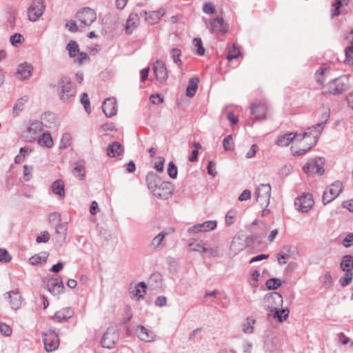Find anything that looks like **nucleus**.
<instances>
[{"mask_svg": "<svg viewBox=\"0 0 353 353\" xmlns=\"http://www.w3.org/2000/svg\"><path fill=\"white\" fill-rule=\"evenodd\" d=\"M324 129V123H319L316 125L310 126L301 134L300 141L303 139H309L307 144L309 145V148L314 147L318 141L321 132Z\"/></svg>", "mask_w": 353, "mask_h": 353, "instance_id": "obj_4", "label": "nucleus"}, {"mask_svg": "<svg viewBox=\"0 0 353 353\" xmlns=\"http://www.w3.org/2000/svg\"><path fill=\"white\" fill-rule=\"evenodd\" d=\"M158 161L155 162L154 168L159 172H163L164 169V158L163 157H158Z\"/></svg>", "mask_w": 353, "mask_h": 353, "instance_id": "obj_63", "label": "nucleus"}, {"mask_svg": "<svg viewBox=\"0 0 353 353\" xmlns=\"http://www.w3.org/2000/svg\"><path fill=\"white\" fill-rule=\"evenodd\" d=\"M298 137L295 132H287L281 134L275 141V144L280 147L288 146Z\"/></svg>", "mask_w": 353, "mask_h": 353, "instance_id": "obj_24", "label": "nucleus"}, {"mask_svg": "<svg viewBox=\"0 0 353 353\" xmlns=\"http://www.w3.org/2000/svg\"><path fill=\"white\" fill-rule=\"evenodd\" d=\"M239 241L240 239L235 237L231 243L230 250L231 253H233L234 255L237 254L240 251L244 249V245Z\"/></svg>", "mask_w": 353, "mask_h": 353, "instance_id": "obj_43", "label": "nucleus"}, {"mask_svg": "<svg viewBox=\"0 0 353 353\" xmlns=\"http://www.w3.org/2000/svg\"><path fill=\"white\" fill-rule=\"evenodd\" d=\"M38 143L43 147L50 148L53 145V140L50 133L44 132L38 138Z\"/></svg>", "mask_w": 353, "mask_h": 353, "instance_id": "obj_36", "label": "nucleus"}, {"mask_svg": "<svg viewBox=\"0 0 353 353\" xmlns=\"http://www.w3.org/2000/svg\"><path fill=\"white\" fill-rule=\"evenodd\" d=\"M123 151V147L119 142L113 141L108 145L106 153L108 157L115 158L121 155Z\"/></svg>", "mask_w": 353, "mask_h": 353, "instance_id": "obj_25", "label": "nucleus"}, {"mask_svg": "<svg viewBox=\"0 0 353 353\" xmlns=\"http://www.w3.org/2000/svg\"><path fill=\"white\" fill-rule=\"evenodd\" d=\"M199 79L198 77H192L189 80L188 85L186 88L185 94L189 97H192L195 95L198 88V83Z\"/></svg>", "mask_w": 353, "mask_h": 353, "instance_id": "obj_34", "label": "nucleus"}, {"mask_svg": "<svg viewBox=\"0 0 353 353\" xmlns=\"http://www.w3.org/2000/svg\"><path fill=\"white\" fill-rule=\"evenodd\" d=\"M193 44L196 48V54L203 56L205 54V50L203 46L202 41L200 38H194L193 39Z\"/></svg>", "mask_w": 353, "mask_h": 353, "instance_id": "obj_51", "label": "nucleus"}, {"mask_svg": "<svg viewBox=\"0 0 353 353\" xmlns=\"http://www.w3.org/2000/svg\"><path fill=\"white\" fill-rule=\"evenodd\" d=\"M102 110L107 117L116 115L117 112L116 99L113 97L106 99L103 103Z\"/></svg>", "mask_w": 353, "mask_h": 353, "instance_id": "obj_21", "label": "nucleus"}, {"mask_svg": "<svg viewBox=\"0 0 353 353\" xmlns=\"http://www.w3.org/2000/svg\"><path fill=\"white\" fill-rule=\"evenodd\" d=\"M205 251L203 253H207L209 257H216L219 254V249L218 246L207 247L205 245Z\"/></svg>", "mask_w": 353, "mask_h": 353, "instance_id": "obj_57", "label": "nucleus"}, {"mask_svg": "<svg viewBox=\"0 0 353 353\" xmlns=\"http://www.w3.org/2000/svg\"><path fill=\"white\" fill-rule=\"evenodd\" d=\"M146 183L150 190L154 192V190L161 182V178L154 172H150L146 175Z\"/></svg>", "mask_w": 353, "mask_h": 353, "instance_id": "obj_30", "label": "nucleus"}, {"mask_svg": "<svg viewBox=\"0 0 353 353\" xmlns=\"http://www.w3.org/2000/svg\"><path fill=\"white\" fill-rule=\"evenodd\" d=\"M40 122L46 128H52L55 123V116L52 112H45L41 115Z\"/></svg>", "mask_w": 353, "mask_h": 353, "instance_id": "obj_35", "label": "nucleus"}, {"mask_svg": "<svg viewBox=\"0 0 353 353\" xmlns=\"http://www.w3.org/2000/svg\"><path fill=\"white\" fill-rule=\"evenodd\" d=\"M76 18L85 26H90L96 21L97 12L89 7L83 8L77 12Z\"/></svg>", "mask_w": 353, "mask_h": 353, "instance_id": "obj_9", "label": "nucleus"}, {"mask_svg": "<svg viewBox=\"0 0 353 353\" xmlns=\"http://www.w3.org/2000/svg\"><path fill=\"white\" fill-rule=\"evenodd\" d=\"M294 205L299 211L303 213L308 212L314 205L312 195L310 193L303 194L296 199Z\"/></svg>", "mask_w": 353, "mask_h": 353, "instance_id": "obj_13", "label": "nucleus"}, {"mask_svg": "<svg viewBox=\"0 0 353 353\" xmlns=\"http://www.w3.org/2000/svg\"><path fill=\"white\" fill-rule=\"evenodd\" d=\"M73 174L80 180L84 179L85 177V166L81 162H77L73 169Z\"/></svg>", "mask_w": 353, "mask_h": 353, "instance_id": "obj_42", "label": "nucleus"}, {"mask_svg": "<svg viewBox=\"0 0 353 353\" xmlns=\"http://www.w3.org/2000/svg\"><path fill=\"white\" fill-rule=\"evenodd\" d=\"M265 309L270 312H273L275 309L282 306L283 296L277 292H272L268 293L265 296Z\"/></svg>", "mask_w": 353, "mask_h": 353, "instance_id": "obj_11", "label": "nucleus"}, {"mask_svg": "<svg viewBox=\"0 0 353 353\" xmlns=\"http://www.w3.org/2000/svg\"><path fill=\"white\" fill-rule=\"evenodd\" d=\"M119 332L114 327H108L101 339V345L103 347L111 349L114 347L119 341Z\"/></svg>", "mask_w": 353, "mask_h": 353, "instance_id": "obj_12", "label": "nucleus"}, {"mask_svg": "<svg viewBox=\"0 0 353 353\" xmlns=\"http://www.w3.org/2000/svg\"><path fill=\"white\" fill-rule=\"evenodd\" d=\"M65 186L63 182L61 179L54 181L51 185L52 191L54 194L63 198L65 196Z\"/></svg>", "mask_w": 353, "mask_h": 353, "instance_id": "obj_33", "label": "nucleus"}, {"mask_svg": "<svg viewBox=\"0 0 353 353\" xmlns=\"http://www.w3.org/2000/svg\"><path fill=\"white\" fill-rule=\"evenodd\" d=\"M137 332L139 338L145 342H152L155 340L156 334L151 330H148L143 325H138Z\"/></svg>", "mask_w": 353, "mask_h": 353, "instance_id": "obj_23", "label": "nucleus"}, {"mask_svg": "<svg viewBox=\"0 0 353 353\" xmlns=\"http://www.w3.org/2000/svg\"><path fill=\"white\" fill-rule=\"evenodd\" d=\"M273 317L279 322H283L286 320L289 316V310L288 309H279L276 308L273 312Z\"/></svg>", "mask_w": 353, "mask_h": 353, "instance_id": "obj_38", "label": "nucleus"}, {"mask_svg": "<svg viewBox=\"0 0 353 353\" xmlns=\"http://www.w3.org/2000/svg\"><path fill=\"white\" fill-rule=\"evenodd\" d=\"M340 268L345 274L340 278L339 283L343 287H345L351 283L353 278V256L350 254L343 256L340 263Z\"/></svg>", "mask_w": 353, "mask_h": 353, "instance_id": "obj_1", "label": "nucleus"}, {"mask_svg": "<svg viewBox=\"0 0 353 353\" xmlns=\"http://www.w3.org/2000/svg\"><path fill=\"white\" fill-rule=\"evenodd\" d=\"M256 320L250 316L245 319V322L241 325L242 332L245 334H252L254 330Z\"/></svg>", "mask_w": 353, "mask_h": 353, "instance_id": "obj_37", "label": "nucleus"}, {"mask_svg": "<svg viewBox=\"0 0 353 353\" xmlns=\"http://www.w3.org/2000/svg\"><path fill=\"white\" fill-rule=\"evenodd\" d=\"M0 332L4 336H9L12 334V329L10 328V327L8 325H7L4 323H0Z\"/></svg>", "mask_w": 353, "mask_h": 353, "instance_id": "obj_59", "label": "nucleus"}, {"mask_svg": "<svg viewBox=\"0 0 353 353\" xmlns=\"http://www.w3.org/2000/svg\"><path fill=\"white\" fill-rule=\"evenodd\" d=\"M146 284L144 282H140L136 285L134 288L130 292L132 299L139 300L143 298L146 292Z\"/></svg>", "mask_w": 353, "mask_h": 353, "instance_id": "obj_29", "label": "nucleus"}, {"mask_svg": "<svg viewBox=\"0 0 353 353\" xmlns=\"http://www.w3.org/2000/svg\"><path fill=\"white\" fill-rule=\"evenodd\" d=\"M8 299H10V304L13 310H17L21 304V296L17 290L10 291L6 293Z\"/></svg>", "mask_w": 353, "mask_h": 353, "instance_id": "obj_27", "label": "nucleus"}, {"mask_svg": "<svg viewBox=\"0 0 353 353\" xmlns=\"http://www.w3.org/2000/svg\"><path fill=\"white\" fill-rule=\"evenodd\" d=\"M271 185L269 183H262L257 188L256 200L261 206H268L271 196Z\"/></svg>", "mask_w": 353, "mask_h": 353, "instance_id": "obj_10", "label": "nucleus"}, {"mask_svg": "<svg viewBox=\"0 0 353 353\" xmlns=\"http://www.w3.org/2000/svg\"><path fill=\"white\" fill-rule=\"evenodd\" d=\"M265 285L269 290H276L281 285V281L279 279L271 278L267 280Z\"/></svg>", "mask_w": 353, "mask_h": 353, "instance_id": "obj_49", "label": "nucleus"}, {"mask_svg": "<svg viewBox=\"0 0 353 353\" xmlns=\"http://www.w3.org/2000/svg\"><path fill=\"white\" fill-rule=\"evenodd\" d=\"M137 19L136 21H134V17L132 14L130 15L125 24V32L128 34H130L134 29L137 26Z\"/></svg>", "mask_w": 353, "mask_h": 353, "instance_id": "obj_47", "label": "nucleus"}, {"mask_svg": "<svg viewBox=\"0 0 353 353\" xmlns=\"http://www.w3.org/2000/svg\"><path fill=\"white\" fill-rule=\"evenodd\" d=\"M68 230V223L63 222L58 225H57L55 228V235L54 239L57 243L61 245L66 239Z\"/></svg>", "mask_w": 353, "mask_h": 353, "instance_id": "obj_26", "label": "nucleus"}, {"mask_svg": "<svg viewBox=\"0 0 353 353\" xmlns=\"http://www.w3.org/2000/svg\"><path fill=\"white\" fill-rule=\"evenodd\" d=\"M205 245L206 243L204 242H199V243H190L189 247L190 248V250L192 252H198L203 253L205 250Z\"/></svg>", "mask_w": 353, "mask_h": 353, "instance_id": "obj_48", "label": "nucleus"}, {"mask_svg": "<svg viewBox=\"0 0 353 353\" xmlns=\"http://www.w3.org/2000/svg\"><path fill=\"white\" fill-rule=\"evenodd\" d=\"M236 212L234 210H230L225 215V224L231 225L234 222Z\"/></svg>", "mask_w": 353, "mask_h": 353, "instance_id": "obj_60", "label": "nucleus"}, {"mask_svg": "<svg viewBox=\"0 0 353 353\" xmlns=\"http://www.w3.org/2000/svg\"><path fill=\"white\" fill-rule=\"evenodd\" d=\"M47 289L49 292L52 295H59L63 292L64 285L61 280L54 279L53 277L49 278L46 282Z\"/></svg>", "mask_w": 353, "mask_h": 353, "instance_id": "obj_19", "label": "nucleus"}, {"mask_svg": "<svg viewBox=\"0 0 353 353\" xmlns=\"http://www.w3.org/2000/svg\"><path fill=\"white\" fill-rule=\"evenodd\" d=\"M343 190L342 182L336 181L331 184L323 192L322 195V202L323 205H327L334 200Z\"/></svg>", "mask_w": 353, "mask_h": 353, "instance_id": "obj_6", "label": "nucleus"}, {"mask_svg": "<svg viewBox=\"0 0 353 353\" xmlns=\"http://www.w3.org/2000/svg\"><path fill=\"white\" fill-rule=\"evenodd\" d=\"M46 258L45 256H41L38 254H36L33 256H32L30 259V262L32 265H37L39 263H41L42 262H46Z\"/></svg>", "mask_w": 353, "mask_h": 353, "instance_id": "obj_62", "label": "nucleus"}, {"mask_svg": "<svg viewBox=\"0 0 353 353\" xmlns=\"http://www.w3.org/2000/svg\"><path fill=\"white\" fill-rule=\"evenodd\" d=\"M28 97L24 95L17 101L12 108V114L14 117L18 116L19 113L23 110L25 104L28 102Z\"/></svg>", "mask_w": 353, "mask_h": 353, "instance_id": "obj_32", "label": "nucleus"}, {"mask_svg": "<svg viewBox=\"0 0 353 353\" xmlns=\"http://www.w3.org/2000/svg\"><path fill=\"white\" fill-rule=\"evenodd\" d=\"M32 69V65L25 62L19 65L16 74H19L21 80H26L31 77Z\"/></svg>", "mask_w": 353, "mask_h": 353, "instance_id": "obj_28", "label": "nucleus"}, {"mask_svg": "<svg viewBox=\"0 0 353 353\" xmlns=\"http://www.w3.org/2000/svg\"><path fill=\"white\" fill-rule=\"evenodd\" d=\"M332 284V278L331 276L330 272H327L324 275V280L323 285L325 288H330Z\"/></svg>", "mask_w": 353, "mask_h": 353, "instance_id": "obj_64", "label": "nucleus"}, {"mask_svg": "<svg viewBox=\"0 0 353 353\" xmlns=\"http://www.w3.org/2000/svg\"><path fill=\"white\" fill-rule=\"evenodd\" d=\"M153 70L156 79L159 83H164L167 81L168 72L165 64L163 61L157 59L154 63Z\"/></svg>", "mask_w": 353, "mask_h": 353, "instance_id": "obj_15", "label": "nucleus"}, {"mask_svg": "<svg viewBox=\"0 0 353 353\" xmlns=\"http://www.w3.org/2000/svg\"><path fill=\"white\" fill-rule=\"evenodd\" d=\"M208 28L211 33H221L224 34L228 32V26L224 23L223 17H217L211 21L210 25L208 26Z\"/></svg>", "mask_w": 353, "mask_h": 353, "instance_id": "obj_18", "label": "nucleus"}, {"mask_svg": "<svg viewBox=\"0 0 353 353\" xmlns=\"http://www.w3.org/2000/svg\"><path fill=\"white\" fill-rule=\"evenodd\" d=\"M57 90L61 100L64 102L68 101L76 94V90L72 86L71 79L68 77H63L59 81Z\"/></svg>", "mask_w": 353, "mask_h": 353, "instance_id": "obj_3", "label": "nucleus"}, {"mask_svg": "<svg viewBox=\"0 0 353 353\" xmlns=\"http://www.w3.org/2000/svg\"><path fill=\"white\" fill-rule=\"evenodd\" d=\"M167 171H168V174L170 178L176 179L177 177L178 169L174 162L170 161L168 163Z\"/></svg>", "mask_w": 353, "mask_h": 353, "instance_id": "obj_53", "label": "nucleus"}, {"mask_svg": "<svg viewBox=\"0 0 353 353\" xmlns=\"http://www.w3.org/2000/svg\"><path fill=\"white\" fill-rule=\"evenodd\" d=\"M32 151V150L28 146L21 148L19 150V153L14 158V163L19 164L23 162L26 157V154H23V152H27V155H29Z\"/></svg>", "mask_w": 353, "mask_h": 353, "instance_id": "obj_39", "label": "nucleus"}, {"mask_svg": "<svg viewBox=\"0 0 353 353\" xmlns=\"http://www.w3.org/2000/svg\"><path fill=\"white\" fill-rule=\"evenodd\" d=\"M217 222L216 221L209 220L202 223H197L189 228V233L207 232L214 230L216 228Z\"/></svg>", "mask_w": 353, "mask_h": 353, "instance_id": "obj_17", "label": "nucleus"}, {"mask_svg": "<svg viewBox=\"0 0 353 353\" xmlns=\"http://www.w3.org/2000/svg\"><path fill=\"white\" fill-rule=\"evenodd\" d=\"M268 111L267 105L263 102L254 103L251 105V113L255 120L264 119Z\"/></svg>", "mask_w": 353, "mask_h": 353, "instance_id": "obj_20", "label": "nucleus"}, {"mask_svg": "<svg viewBox=\"0 0 353 353\" xmlns=\"http://www.w3.org/2000/svg\"><path fill=\"white\" fill-rule=\"evenodd\" d=\"M73 315L74 310L71 307H64L57 311L52 318L59 323H62L68 321Z\"/></svg>", "mask_w": 353, "mask_h": 353, "instance_id": "obj_22", "label": "nucleus"}, {"mask_svg": "<svg viewBox=\"0 0 353 353\" xmlns=\"http://www.w3.org/2000/svg\"><path fill=\"white\" fill-rule=\"evenodd\" d=\"M223 145L225 150H233L234 148V143L232 140L231 134L228 135L223 141Z\"/></svg>", "mask_w": 353, "mask_h": 353, "instance_id": "obj_52", "label": "nucleus"}, {"mask_svg": "<svg viewBox=\"0 0 353 353\" xmlns=\"http://www.w3.org/2000/svg\"><path fill=\"white\" fill-rule=\"evenodd\" d=\"M43 342L46 352L54 351L59 345V336L54 330H49L43 334Z\"/></svg>", "mask_w": 353, "mask_h": 353, "instance_id": "obj_7", "label": "nucleus"}, {"mask_svg": "<svg viewBox=\"0 0 353 353\" xmlns=\"http://www.w3.org/2000/svg\"><path fill=\"white\" fill-rule=\"evenodd\" d=\"M81 102L84 106V109L88 114L90 113L91 109H90V99L88 98V94L86 92H84L81 95Z\"/></svg>", "mask_w": 353, "mask_h": 353, "instance_id": "obj_55", "label": "nucleus"}, {"mask_svg": "<svg viewBox=\"0 0 353 353\" xmlns=\"http://www.w3.org/2000/svg\"><path fill=\"white\" fill-rule=\"evenodd\" d=\"M23 40V36L20 33H15L10 38V41L13 46L17 47L19 44L22 43Z\"/></svg>", "mask_w": 353, "mask_h": 353, "instance_id": "obj_54", "label": "nucleus"}, {"mask_svg": "<svg viewBox=\"0 0 353 353\" xmlns=\"http://www.w3.org/2000/svg\"><path fill=\"white\" fill-rule=\"evenodd\" d=\"M166 234H167V233L164 232H161L159 234H158L152 240V242L150 244L151 246L153 247L154 248L159 247L161 245V243L162 241L163 240V239L165 238V236H166Z\"/></svg>", "mask_w": 353, "mask_h": 353, "instance_id": "obj_50", "label": "nucleus"}, {"mask_svg": "<svg viewBox=\"0 0 353 353\" xmlns=\"http://www.w3.org/2000/svg\"><path fill=\"white\" fill-rule=\"evenodd\" d=\"M144 14L145 16V19L149 23L154 24L157 23V21L163 16L164 11L162 10H159L149 13H148L146 11H144Z\"/></svg>", "mask_w": 353, "mask_h": 353, "instance_id": "obj_31", "label": "nucleus"}, {"mask_svg": "<svg viewBox=\"0 0 353 353\" xmlns=\"http://www.w3.org/2000/svg\"><path fill=\"white\" fill-rule=\"evenodd\" d=\"M170 55L173 60V62L177 65L179 68H182V61L181 59V51L180 49L174 48L170 51Z\"/></svg>", "mask_w": 353, "mask_h": 353, "instance_id": "obj_41", "label": "nucleus"}, {"mask_svg": "<svg viewBox=\"0 0 353 353\" xmlns=\"http://www.w3.org/2000/svg\"><path fill=\"white\" fill-rule=\"evenodd\" d=\"M66 49L68 50L69 56L72 58L75 57L79 52L78 43L73 40L67 44Z\"/></svg>", "mask_w": 353, "mask_h": 353, "instance_id": "obj_44", "label": "nucleus"}, {"mask_svg": "<svg viewBox=\"0 0 353 353\" xmlns=\"http://www.w3.org/2000/svg\"><path fill=\"white\" fill-rule=\"evenodd\" d=\"M46 9L43 0H34L28 9V19L31 21H37L43 14Z\"/></svg>", "mask_w": 353, "mask_h": 353, "instance_id": "obj_8", "label": "nucleus"}, {"mask_svg": "<svg viewBox=\"0 0 353 353\" xmlns=\"http://www.w3.org/2000/svg\"><path fill=\"white\" fill-rule=\"evenodd\" d=\"M240 50L239 49L236 48L234 46H232V47H231L229 50H228V54H227V59L229 60V61H231L234 59H236L239 57V55L240 54Z\"/></svg>", "mask_w": 353, "mask_h": 353, "instance_id": "obj_56", "label": "nucleus"}, {"mask_svg": "<svg viewBox=\"0 0 353 353\" xmlns=\"http://www.w3.org/2000/svg\"><path fill=\"white\" fill-rule=\"evenodd\" d=\"M43 127L44 126L40 121H32L26 132L25 137L26 140L29 142H32L36 140L39 134L43 130Z\"/></svg>", "mask_w": 353, "mask_h": 353, "instance_id": "obj_16", "label": "nucleus"}, {"mask_svg": "<svg viewBox=\"0 0 353 353\" xmlns=\"http://www.w3.org/2000/svg\"><path fill=\"white\" fill-rule=\"evenodd\" d=\"M325 159L323 157H315L309 160L303 167L304 172L308 176H321L324 174Z\"/></svg>", "mask_w": 353, "mask_h": 353, "instance_id": "obj_2", "label": "nucleus"}, {"mask_svg": "<svg viewBox=\"0 0 353 353\" xmlns=\"http://www.w3.org/2000/svg\"><path fill=\"white\" fill-rule=\"evenodd\" d=\"M345 62L348 65L353 64V37L351 45L345 48Z\"/></svg>", "mask_w": 353, "mask_h": 353, "instance_id": "obj_46", "label": "nucleus"}, {"mask_svg": "<svg viewBox=\"0 0 353 353\" xmlns=\"http://www.w3.org/2000/svg\"><path fill=\"white\" fill-rule=\"evenodd\" d=\"M350 81L347 76L343 75L332 79L328 83L327 92L333 95L340 94L348 90Z\"/></svg>", "mask_w": 353, "mask_h": 353, "instance_id": "obj_5", "label": "nucleus"}, {"mask_svg": "<svg viewBox=\"0 0 353 353\" xmlns=\"http://www.w3.org/2000/svg\"><path fill=\"white\" fill-rule=\"evenodd\" d=\"M17 12L15 9H11L8 13L5 24L7 28H13L16 25Z\"/></svg>", "mask_w": 353, "mask_h": 353, "instance_id": "obj_40", "label": "nucleus"}, {"mask_svg": "<svg viewBox=\"0 0 353 353\" xmlns=\"http://www.w3.org/2000/svg\"><path fill=\"white\" fill-rule=\"evenodd\" d=\"M33 170L32 165H23V178L26 181H30V178L32 177L31 172Z\"/></svg>", "mask_w": 353, "mask_h": 353, "instance_id": "obj_58", "label": "nucleus"}, {"mask_svg": "<svg viewBox=\"0 0 353 353\" xmlns=\"http://www.w3.org/2000/svg\"><path fill=\"white\" fill-rule=\"evenodd\" d=\"M173 190L174 185L171 182L161 181L152 194L157 198L166 199L172 194Z\"/></svg>", "mask_w": 353, "mask_h": 353, "instance_id": "obj_14", "label": "nucleus"}, {"mask_svg": "<svg viewBox=\"0 0 353 353\" xmlns=\"http://www.w3.org/2000/svg\"><path fill=\"white\" fill-rule=\"evenodd\" d=\"M50 239V234L48 231H43L41 232V235L38 236L36 239V241L38 243H46Z\"/></svg>", "mask_w": 353, "mask_h": 353, "instance_id": "obj_61", "label": "nucleus"}, {"mask_svg": "<svg viewBox=\"0 0 353 353\" xmlns=\"http://www.w3.org/2000/svg\"><path fill=\"white\" fill-rule=\"evenodd\" d=\"M327 69H329V67H327L326 64H324L316 72V79L318 83L321 85L323 84L325 81L323 76Z\"/></svg>", "mask_w": 353, "mask_h": 353, "instance_id": "obj_45", "label": "nucleus"}]
</instances>
